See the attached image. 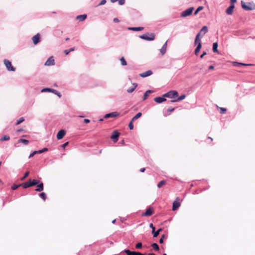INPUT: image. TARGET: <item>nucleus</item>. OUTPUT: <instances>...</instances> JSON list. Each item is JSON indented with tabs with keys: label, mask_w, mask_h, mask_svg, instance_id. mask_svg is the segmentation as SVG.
I'll use <instances>...</instances> for the list:
<instances>
[{
	"label": "nucleus",
	"mask_w": 255,
	"mask_h": 255,
	"mask_svg": "<svg viewBox=\"0 0 255 255\" xmlns=\"http://www.w3.org/2000/svg\"><path fill=\"white\" fill-rule=\"evenodd\" d=\"M149 227L152 229V233L153 234V237H156L159 235V233L162 230L161 228L159 229L157 231L155 232V227L153 226V224L151 223L149 225Z\"/></svg>",
	"instance_id": "9b49d317"
},
{
	"label": "nucleus",
	"mask_w": 255,
	"mask_h": 255,
	"mask_svg": "<svg viewBox=\"0 0 255 255\" xmlns=\"http://www.w3.org/2000/svg\"><path fill=\"white\" fill-rule=\"evenodd\" d=\"M66 132L63 129H61L59 130L57 134V138L58 139H62L64 136L65 135Z\"/></svg>",
	"instance_id": "2eb2a0df"
},
{
	"label": "nucleus",
	"mask_w": 255,
	"mask_h": 255,
	"mask_svg": "<svg viewBox=\"0 0 255 255\" xmlns=\"http://www.w3.org/2000/svg\"><path fill=\"white\" fill-rule=\"evenodd\" d=\"M70 52V51H69V50H65L64 51V53L66 54V55H68Z\"/></svg>",
	"instance_id": "5fc2aeb1"
},
{
	"label": "nucleus",
	"mask_w": 255,
	"mask_h": 255,
	"mask_svg": "<svg viewBox=\"0 0 255 255\" xmlns=\"http://www.w3.org/2000/svg\"><path fill=\"white\" fill-rule=\"evenodd\" d=\"M145 170V168H142L140 169V171L141 172H144Z\"/></svg>",
	"instance_id": "680f3d73"
},
{
	"label": "nucleus",
	"mask_w": 255,
	"mask_h": 255,
	"mask_svg": "<svg viewBox=\"0 0 255 255\" xmlns=\"http://www.w3.org/2000/svg\"><path fill=\"white\" fill-rule=\"evenodd\" d=\"M167 46V42L166 41L165 43L163 45L162 47L166 49Z\"/></svg>",
	"instance_id": "864d4df0"
},
{
	"label": "nucleus",
	"mask_w": 255,
	"mask_h": 255,
	"mask_svg": "<svg viewBox=\"0 0 255 255\" xmlns=\"http://www.w3.org/2000/svg\"><path fill=\"white\" fill-rule=\"evenodd\" d=\"M47 150H48V149L47 148H44L41 150V153L45 152V151H47Z\"/></svg>",
	"instance_id": "4d7b16f0"
},
{
	"label": "nucleus",
	"mask_w": 255,
	"mask_h": 255,
	"mask_svg": "<svg viewBox=\"0 0 255 255\" xmlns=\"http://www.w3.org/2000/svg\"><path fill=\"white\" fill-rule=\"evenodd\" d=\"M235 7L234 4H232L227 9L226 12L228 15H231L233 13V9Z\"/></svg>",
	"instance_id": "dca6fc26"
},
{
	"label": "nucleus",
	"mask_w": 255,
	"mask_h": 255,
	"mask_svg": "<svg viewBox=\"0 0 255 255\" xmlns=\"http://www.w3.org/2000/svg\"><path fill=\"white\" fill-rule=\"evenodd\" d=\"M24 121V119L23 117L20 118L16 122V125L20 124L21 123Z\"/></svg>",
	"instance_id": "79ce46f5"
},
{
	"label": "nucleus",
	"mask_w": 255,
	"mask_h": 255,
	"mask_svg": "<svg viewBox=\"0 0 255 255\" xmlns=\"http://www.w3.org/2000/svg\"><path fill=\"white\" fill-rule=\"evenodd\" d=\"M44 186L42 182H40L37 185V188L35 189V191L37 192H41L43 190Z\"/></svg>",
	"instance_id": "a211bd4d"
},
{
	"label": "nucleus",
	"mask_w": 255,
	"mask_h": 255,
	"mask_svg": "<svg viewBox=\"0 0 255 255\" xmlns=\"http://www.w3.org/2000/svg\"><path fill=\"white\" fill-rule=\"evenodd\" d=\"M179 198L177 197L176 200L174 201L172 205V210L175 211L181 205L180 203L179 202Z\"/></svg>",
	"instance_id": "6e6552de"
},
{
	"label": "nucleus",
	"mask_w": 255,
	"mask_h": 255,
	"mask_svg": "<svg viewBox=\"0 0 255 255\" xmlns=\"http://www.w3.org/2000/svg\"><path fill=\"white\" fill-rule=\"evenodd\" d=\"M29 174V171H27L24 173V176L21 178V180H23L25 178H26Z\"/></svg>",
	"instance_id": "c03bdc74"
},
{
	"label": "nucleus",
	"mask_w": 255,
	"mask_h": 255,
	"mask_svg": "<svg viewBox=\"0 0 255 255\" xmlns=\"http://www.w3.org/2000/svg\"><path fill=\"white\" fill-rule=\"evenodd\" d=\"M133 85L134 86L132 88H128V90H127V92L128 93H132L134 90V89L136 88V87H137V84H133Z\"/></svg>",
	"instance_id": "c85d7f7f"
},
{
	"label": "nucleus",
	"mask_w": 255,
	"mask_h": 255,
	"mask_svg": "<svg viewBox=\"0 0 255 255\" xmlns=\"http://www.w3.org/2000/svg\"><path fill=\"white\" fill-rule=\"evenodd\" d=\"M84 123L87 124L90 122V120L88 119H84Z\"/></svg>",
	"instance_id": "13d9d810"
},
{
	"label": "nucleus",
	"mask_w": 255,
	"mask_h": 255,
	"mask_svg": "<svg viewBox=\"0 0 255 255\" xmlns=\"http://www.w3.org/2000/svg\"><path fill=\"white\" fill-rule=\"evenodd\" d=\"M218 44L217 42H215V43H213V52H217V53L218 52Z\"/></svg>",
	"instance_id": "a878e982"
},
{
	"label": "nucleus",
	"mask_w": 255,
	"mask_h": 255,
	"mask_svg": "<svg viewBox=\"0 0 255 255\" xmlns=\"http://www.w3.org/2000/svg\"><path fill=\"white\" fill-rule=\"evenodd\" d=\"M128 29L132 31H140L143 29V27H130Z\"/></svg>",
	"instance_id": "bb28decb"
},
{
	"label": "nucleus",
	"mask_w": 255,
	"mask_h": 255,
	"mask_svg": "<svg viewBox=\"0 0 255 255\" xmlns=\"http://www.w3.org/2000/svg\"><path fill=\"white\" fill-rule=\"evenodd\" d=\"M133 122H134V121H132V120H131L128 125V127H129V129L131 130L133 129Z\"/></svg>",
	"instance_id": "a19ab883"
},
{
	"label": "nucleus",
	"mask_w": 255,
	"mask_h": 255,
	"mask_svg": "<svg viewBox=\"0 0 255 255\" xmlns=\"http://www.w3.org/2000/svg\"><path fill=\"white\" fill-rule=\"evenodd\" d=\"M21 186L20 185V184L19 185H16V184H13L12 186H11V189L12 190H16V189H17L19 187Z\"/></svg>",
	"instance_id": "37998d69"
},
{
	"label": "nucleus",
	"mask_w": 255,
	"mask_h": 255,
	"mask_svg": "<svg viewBox=\"0 0 255 255\" xmlns=\"http://www.w3.org/2000/svg\"><path fill=\"white\" fill-rule=\"evenodd\" d=\"M106 2V0H102L100 3L98 4V5H103L105 4Z\"/></svg>",
	"instance_id": "09e8293b"
},
{
	"label": "nucleus",
	"mask_w": 255,
	"mask_h": 255,
	"mask_svg": "<svg viewBox=\"0 0 255 255\" xmlns=\"http://www.w3.org/2000/svg\"><path fill=\"white\" fill-rule=\"evenodd\" d=\"M164 238V235H163L162 236L161 238L159 240V243H160V244H162V243H163V238Z\"/></svg>",
	"instance_id": "8fccbe9b"
},
{
	"label": "nucleus",
	"mask_w": 255,
	"mask_h": 255,
	"mask_svg": "<svg viewBox=\"0 0 255 255\" xmlns=\"http://www.w3.org/2000/svg\"><path fill=\"white\" fill-rule=\"evenodd\" d=\"M23 131V129H22V128H20V129H17V130H16V131H17V132H20V131Z\"/></svg>",
	"instance_id": "69168bd1"
},
{
	"label": "nucleus",
	"mask_w": 255,
	"mask_h": 255,
	"mask_svg": "<svg viewBox=\"0 0 255 255\" xmlns=\"http://www.w3.org/2000/svg\"><path fill=\"white\" fill-rule=\"evenodd\" d=\"M174 110V108H168L167 109V111L169 113L171 112H173V111Z\"/></svg>",
	"instance_id": "3c124183"
},
{
	"label": "nucleus",
	"mask_w": 255,
	"mask_h": 255,
	"mask_svg": "<svg viewBox=\"0 0 255 255\" xmlns=\"http://www.w3.org/2000/svg\"><path fill=\"white\" fill-rule=\"evenodd\" d=\"M33 44L36 45L40 41V34L39 33L36 34L33 36L32 38Z\"/></svg>",
	"instance_id": "ddd939ff"
},
{
	"label": "nucleus",
	"mask_w": 255,
	"mask_h": 255,
	"mask_svg": "<svg viewBox=\"0 0 255 255\" xmlns=\"http://www.w3.org/2000/svg\"><path fill=\"white\" fill-rule=\"evenodd\" d=\"M120 133L118 132L117 130H114L111 136V138L113 140L114 142H116L118 141L119 139V137L120 136Z\"/></svg>",
	"instance_id": "0eeeda50"
},
{
	"label": "nucleus",
	"mask_w": 255,
	"mask_h": 255,
	"mask_svg": "<svg viewBox=\"0 0 255 255\" xmlns=\"http://www.w3.org/2000/svg\"><path fill=\"white\" fill-rule=\"evenodd\" d=\"M18 142H22L24 144L27 145L29 143V141L28 140L25 139H19L18 140Z\"/></svg>",
	"instance_id": "e433bc0d"
},
{
	"label": "nucleus",
	"mask_w": 255,
	"mask_h": 255,
	"mask_svg": "<svg viewBox=\"0 0 255 255\" xmlns=\"http://www.w3.org/2000/svg\"><path fill=\"white\" fill-rule=\"evenodd\" d=\"M231 2L233 3L232 4H234V2H236V0H231Z\"/></svg>",
	"instance_id": "338daca9"
},
{
	"label": "nucleus",
	"mask_w": 255,
	"mask_h": 255,
	"mask_svg": "<svg viewBox=\"0 0 255 255\" xmlns=\"http://www.w3.org/2000/svg\"><path fill=\"white\" fill-rule=\"evenodd\" d=\"M20 185L23 188H27L31 187L30 180H29V181L27 182H25L23 183L20 184Z\"/></svg>",
	"instance_id": "412c9836"
},
{
	"label": "nucleus",
	"mask_w": 255,
	"mask_h": 255,
	"mask_svg": "<svg viewBox=\"0 0 255 255\" xmlns=\"http://www.w3.org/2000/svg\"><path fill=\"white\" fill-rule=\"evenodd\" d=\"M203 8L204 7L202 6H199L194 12V15H196L200 11L202 10Z\"/></svg>",
	"instance_id": "58836bf2"
},
{
	"label": "nucleus",
	"mask_w": 255,
	"mask_h": 255,
	"mask_svg": "<svg viewBox=\"0 0 255 255\" xmlns=\"http://www.w3.org/2000/svg\"><path fill=\"white\" fill-rule=\"evenodd\" d=\"M55 64V60L53 56L49 57L45 62L44 65L45 66H52Z\"/></svg>",
	"instance_id": "9d476101"
},
{
	"label": "nucleus",
	"mask_w": 255,
	"mask_h": 255,
	"mask_svg": "<svg viewBox=\"0 0 255 255\" xmlns=\"http://www.w3.org/2000/svg\"><path fill=\"white\" fill-rule=\"evenodd\" d=\"M39 183H40V181L36 179H33L32 181L30 180L31 186L37 185L38 184H39Z\"/></svg>",
	"instance_id": "cd10ccee"
},
{
	"label": "nucleus",
	"mask_w": 255,
	"mask_h": 255,
	"mask_svg": "<svg viewBox=\"0 0 255 255\" xmlns=\"http://www.w3.org/2000/svg\"><path fill=\"white\" fill-rule=\"evenodd\" d=\"M139 37L142 39L151 41L155 39V34L153 33H147L140 35Z\"/></svg>",
	"instance_id": "f03ea898"
},
{
	"label": "nucleus",
	"mask_w": 255,
	"mask_h": 255,
	"mask_svg": "<svg viewBox=\"0 0 255 255\" xmlns=\"http://www.w3.org/2000/svg\"><path fill=\"white\" fill-rule=\"evenodd\" d=\"M135 248L137 249H140L142 248V244L141 243H137L136 246H135Z\"/></svg>",
	"instance_id": "de8ad7c7"
},
{
	"label": "nucleus",
	"mask_w": 255,
	"mask_h": 255,
	"mask_svg": "<svg viewBox=\"0 0 255 255\" xmlns=\"http://www.w3.org/2000/svg\"><path fill=\"white\" fill-rule=\"evenodd\" d=\"M178 93L176 91H170L163 95V97L169 98H174L177 97Z\"/></svg>",
	"instance_id": "7ed1b4c3"
},
{
	"label": "nucleus",
	"mask_w": 255,
	"mask_h": 255,
	"mask_svg": "<svg viewBox=\"0 0 255 255\" xmlns=\"http://www.w3.org/2000/svg\"><path fill=\"white\" fill-rule=\"evenodd\" d=\"M120 114L117 112H112L111 113L107 114L104 116L105 119H108L110 118H116L119 116Z\"/></svg>",
	"instance_id": "1a4fd4ad"
},
{
	"label": "nucleus",
	"mask_w": 255,
	"mask_h": 255,
	"mask_svg": "<svg viewBox=\"0 0 255 255\" xmlns=\"http://www.w3.org/2000/svg\"><path fill=\"white\" fill-rule=\"evenodd\" d=\"M39 197L41 198L44 201L46 199V195L44 192H42L39 195Z\"/></svg>",
	"instance_id": "c9c22d12"
},
{
	"label": "nucleus",
	"mask_w": 255,
	"mask_h": 255,
	"mask_svg": "<svg viewBox=\"0 0 255 255\" xmlns=\"http://www.w3.org/2000/svg\"><path fill=\"white\" fill-rule=\"evenodd\" d=\"M34 155H35V154H34L33 152H32V153H31L29 155V158H31V157H33Z\"/></svg>",
	"instance_id": "e2e57ef3"
},
{
	"label": "nucleus",
	"mask_w": 255,
	"mask_h": 255,
	"mask_svg": "<svg viewBox=\"0 0 255 255\" xmlns=\"http://www.w3.org/2000/svg\"><path fill=\"white\" fill-rule=\"evenodd\" d=\"M151 247L155 250L158 251L159 250V247L156 243H153L151 245Z\"/></svg>",
	"instance_id": "4c0bfd02"
},
{
	"label": "nucleus",
	"mask_w": 255,
	"mask_h": 255,
	"mask_svg": "<svg viewBox=\"0 0 255 255\" xmlns=\"http://www.w3.org/2000/svg\"><path fill=\"white\" fill-rule=\"evenodd\" d=\"M154 101L157 103H161L163 102H164L166 100V99L163 96V97H156L154 99Z\"/></svg>",
	"instance_id": "6ab92c4d"
},
{
	"label": "nucleus",
	"mask_w": 255,
	"mask_h": 255,
	"mask_svg": "<svg viewBox=\"0 0 255 255\" xmlns=\"http://www.w3.org/2000/svg\"><path fill=\"white\" fill-rule=\"evenodd\" d=\"M125 252L127 255H146V254H143L139 252H131L128 250H125Z\"/></svg>",
	"instance_id": "f8f14e48"
},
{
	"label": "nucleus",
	"mask_w": 255,
	"mask_h": 255,
	"mask_svg": "<svg viewBox=\"0 0 255 255\" xmlns=\"http://www.w3.org/2000/svg\"><path fill=\"white\" fill-rule=\"evenodd\" d=\"M86 17H87V15L85 14H82V15H79L76 17V19L80 21H84L86 18Z\"/></svg>",
	"instance_id": "4be33fe9"
},
{
	"label": "nucleus",
	"mask_w": 255,
	"mask_h": 255,
	"mask_svg": "<svg viewBox=\"0 0 255 255\" xmlns=\"http://www.w3.org/2000/svg\"><path fill=\"white\" fill-rule=\"evenodd\" d=\"M113 20H114V21L115 22H119V20L118 19V18H114Z\"/></svg>",
	"instance_id": "bf43d9fd"
},
{
	"label": "nucleus",
	"mask_w": 255,
	"mask_h": 255,
	"mask_svg": "<svg viewBox=\"0 0 255 255\" xmlns=\"http://www.w3.org/2000/svg\"><path fill=\"white\" fill-rule=\"evenodd\" d=\"M112 2H115L118 1L120 5H123L125 2V0H111Z\"/></svg>",
	"instance_id": "473e14b6"
},
{
	"label": "nucleus",
	"mask_w": 255,
	"mask_h": 255,
	"mask_svg": "<svg viewBox=\"0 0 255 255\" xmlns=\"http://www.w3.org/2000/svg\"><path fill=\"white\" fill-rule=\"evenodd\" d=\"M193 9V7L188 8V9H186L185 10L181 12V16L182 17H184L190 15L192 13Z\"/></svg>",
	"instance_id": "39448f33"
},
{
	"label": "nucleus",
	"mask_w": 255,
	"mask_h": 255,
	"mask_svg": "<svg viewBox=\"0 0 255 255\" xmlns=\"http://www.w3.org/2000/svg\"><path fill=\"white\" fill-rule=\"evenodd\" d=\"M51 92L57 95L59 97H61V94L54 89H53L52 91H51Z\"/></svg>",
	"instance_id": "ea45409f"
},
{
	"label": "nucleus",
	"mask_w": 255,
	"mask_h": 255,
	"mask_svg": "<svg viewBox=\"0 0 255 255\" xmlns=\"http://www.w3.org/2000/svg\"><path fill=\"white\" fill-rule=\"evenodd\" d=\"M152 74V71L148 70L145 72L140 73L139 74V76L141 77H146L151 75Z\"/></svg>",
	"instance_id": "aec40b11"
},
{
	"label": "nucleus",
	"mask_w": 255,
	"mask_h": 255,
	"mask_svg": "<svg viewBox=\"0 0 255 255\" xmlns=\"http://www.w3.org/2000/svg\"><path fill=\"white\" fill-rule=\"evenodd\" d=\"M160 52H161V54L163 55H164L165 53V52L166 51V49L164 48H163V47H162L160 49Z\"/></svg>",
	"instance_id": "49530a36"
},
{
	"label": "nucleus",
	"mask_w": 255,
	"mask_h": 255,
	"mask_svg": "<svg viewBox=\"0 0 255 255\" xmlns=\"http://www.w3.org/2000/svg\"><path fill=\"white\" fill-rule=\"evenodd\" d=\"M214 69V67L212 65H211L209 67V70H213Z\"/></svg>",
	"instance_id": "052dcab7"
},
{
	"label": "nucleus",
	"mask_w": 255,
	"mask_h": 255,
	"mask_svg": "<svg viewBox=\"0 0 255 255\" xmlns=\"http://www.w3.org/2000/svg\"><path fill=\"white\" fill-rule=\"evenodd\" d=\"M3 63L5 67H6L7 70L11 71H15V68L12 66L11 62L9 61L8 60L4 59L3 60Z\"/></svg>",
	"instance_id": "423d86ee"
},
{
	"label": "nucleus",
	"mask_w": 255,
	"mask_h": 255,
	"mask_svg": "<svg viewBox=\"0 0 255 255\" xmlns=\"http://www.w3.org/2000/svg\"><path fill=\"white\" fill-rule=\"evenodd\" d=\"M74 50H75V48L74 47H72V48H70L69 50V51H70V52H71V51H73Z\"/></svg>",
	"instance_id": "0e129e2a"
},
{
	"label": "nucleus",
	"mask_w": 255,
	"mask_h": 255,
	"mask_svg": "<svg viewBox=\"0 0 255 255\" xmlns=\"http://www.w3.org/2000/svg\"><path fill=\"white\" fill-rule=\"evenodd\" d=\"M10 139V137L8 135H5L1 137L0 140L1 141L8 140Z\"/></svg>",
	"instance_id": "c756f323"
},
{
	"label": "nucleus",
	"mask_w": 255,
	"mask_h": 255,
	"mask_svg": "<svg viewBox=\"0 0 255 255\" xmlns=\"http://www.w3.org/2000/svg\"><path fill=\"white\" fill-rule=\"evenodd\" d=\"M52 90H53V89L44 88V89H43L41 90V92H51V91H52Z\"/></svg>",
	"instance_id": "a18cd8bd"
},
{
	"label": "nucleus",
	"mask_w": 255,
	"mask_h": 255,
	"mask_svg": "<svg viewBox=\"0 0 255 255\" xmlns=\"http://www.w3.org/2000/svg\"><path fill=\"white\" fill-rule=\"evenodd\" d=\"M232 64L234 66H236V67H240L241 66H251V65H252V64H245V63H239V62H233Z\"/></svg>",
	"instance_id": "f3484780"
},
{
	"label": "nucleus",
	"mask_w": 255,
	"mask_h": 255,
	"mask_svg": "<svg viewBox=\"0 0 255 255\" xmlns=\"http://www.w3.org/2000/svg\"><path fill=\"white\" fill-rule=\"evenodd\" d=\"M217 108L218 109H219V110H220L219 112L221 114H224L226 113V112L227 111V109L226 108L219 107L218 106H217Z\"/></svg>",
	"instance_id": "2f4dec72"
},
{
	"label": "nucleus",
	"mask_w": 255,
	"mask_h": 255,
	"mask_svg": "<svg viewBox=\"0 0 255 255\" xmlns=\"http://www.w3.org/2000/svg\"><path fill=\"white\" fill-rule=\"evenodd\" d=\"M142 115V114L140 112L136 114V115L132 118V121H135L140 118Z\"/></svg>",
	"instance_id": "7c9ffc66"
},
{
	"label": "nucleus",
	"mask_w": 255,
	"mask_h": 255,
	"mask_svg": "<svg viewBox=\"0 0 255 255\" xmlns=\"http://www.w3.org/2000/svg\"><path fill=\"white\" fill-rule=\"evenodd\" d=\"M153 213V210L151 208H148L146 209L145 212H144L142 216H151Z\"/></svg>",
	"instance_id": "4468645a"
},
{
	"label": "nucleus",
	"mask_w": 255,
	"mask_h": 255,
	"mask_svg": "<svg viewBox=\"0 0 255 255\" xmlns=\"http://www.w3.org/2000/svg\"><path fill=\"white\" fill-rule=\"evenodd\" d=\"M68 144V142H66L62 144V147L64 148Z\"/></svg>",
	"instance_id": "603ef678"
},
{
	"label": "nucleus",
	"mask_w": 255,
	"mask_h": 255,
	"mask_svg": "<svg viewBox=\"0 0 255 255\" xmlns=\"http://www.w3.org/2000/svg\"><path fill=\"white\" fill-rule=\"evenodd\" d=\"M202 44L201 42H199L198 44L197 47H196L195 50V54L196 55H198L199 54V52H200V50L201 48Z\"/></svg>",
	"instance_id": "5701e85b"
},
{
	"label": "nucleus",
	"mask_w": 255,
	"mask_h": 255,
	"mask_svg": "<svg viewBox=\"0 0 255 255\" xmlns=\"http://www.w3.org/2000/svg\"><path fill=\"white\" fill-rule=\"evenodd\" d=\"M120 61L121 62V64L123 66H126L127 65V63L124 57H122L120 59Z\"/></svg>",
	"instance_id": "f704fd0d"
},
{
	"label": "nucleus",
	"mask_w": 255,
	"mask_h": 255,
	"mask_svg": "<svg viewBox=\"0 0 255 255\" xmlns=\"http://www.w3.org/2000/svg\"><path fill=\"white\" fill-rule=\"evenodd\" d=\"M152 92H153L152 91L150 90L146 91L143 95V100H146L147 98V97L149 96V94L152 93Z\"/></svg>",
	"instance_id": "b1692460"
},
{
	"label": "nucleus",
	"mask_w": 255,
	"mask_h": 255,
	"mask_svg": "<svg viewBox=\"0 0 255 255\" xmlns=\"http://www.w3.org/2000/svg\"><path fill=\"white\" fill-rule=\"evenodd\" d=\"M36 152H37V153H41V150H37V151H36Z\"/></svg>",
	"instance_id": "774afa93"
},
{
	"label": "nucleus",
	"mask_w": 255,
	"mask_h": 255,
	"mask_svg": "<svg viewBox=\"0 0 255 255\" xmlns=\"http://www.w3.org/2000/svg\"><path fill=\"white\" fill-rule=\"evenodd\" d=\"M185 98V95H182L181 96H180L179 97H178L177 99L174 100H171V102H176L180 101H181V100L184 99Z\"/></svg>",
	"instance_id": "393cba45"
},
{
	"label": "nucleus",
	"mask_w": 255,
	"mask_h": 255,
	"mask_svg": "<svg viewBox=\"0 0 255 255\" xmlns=\"http://www.w3.org/2000/svg\"><path fill=\"white\" fill-rule=\"evenodd\" d=\"M242 7L246 10H251L255 8V6L251 3H245L243 1L241 2Z\"/></svg>",
	"instance_id": "20e7f679"
},
{
	"label": "nucleus",
	"mask_w": 255,
	"mask_h": 255,
	"mask_svg": "<svg viewBox=\"0 0 255 255\" xmlns=\"http://www.w3.org/2000/svg\"><path fill=\"white\" fill-rule=\"evenodd\" d=\"M166 183L165 180H162L159 182L157 184L158 188H161L162 186L164 185Z\"/></svg>",
	"instance_id": "72a5a7b5"
},
{
	"label": "nucleus",
	"mask_w": 255,
	"mask_h": 255,
	"mask_svg": "<svg viewBox=\"0 0 255 255\" xmlns=\"http://www.w3.org/2000/svg\"><path fill=\"white\" fill-rule=\"evenodd\" d=\"M208 31V27L207 26H204L202 29L200 30L199 32L196 35L195 39V44L197 43H199V42H201V38L200 36H203V35L207 33Z\"/></svg>",
	"instance_id": "f257e3e1"
},
{
	"label": "nucleus",
	"mask_w": 255,
	"mask_h": 255,
	"mask_svg": "<svg viewBox=\"0 0 255 255\" xmlns=\"http://www.w3.org/2000/svg\"><path fill=\"white\" fill-rule=\"evenodd\" d=\"M207 54V53L206 52H204L200 56V58H202L203 57Z\"/></svg>",
	"instance_id": "6e6d98bb"
}]
</instances>
